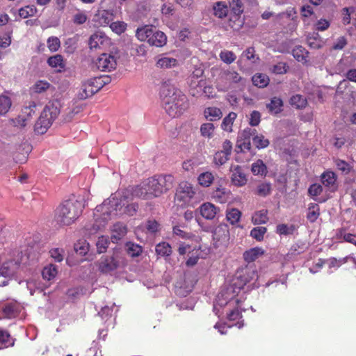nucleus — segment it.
I'll return each instance as SVG.
<instances>
[{"mask_svg":"<svg viewBox=\"0 0 356 356\" xmlns=\"http://www.w3.org/2000/svg\"><path fill=\"white\" fill-rule=\"evenodd\" d=\"M248 277L241 279V276L234 279L232 283L225 286L218 293L213 304V312L220 316L223 314L221 309H226L227 318L229 321H236L242 318L241 305L244 300L241 295L244 286L250 282L251 280H257V274L254 270L246 271Z\"/></svg>","mask_w":356,"mask_h":356,"instance_id":"1","label":"nucleus"},{"mask_svg":"<svg viewBox=\"0 0 356 356\" xmlns=\"http://www.w3.org/2000/svg\"><path fill=\"white\" fill-rule=\"evenodd\" d=\"M138 209L136 204H130L125 206V203L122 204V200L119 202L118 199L113 195L104 200V202L97 206L94 211L95 222L91 227L87 226L86 229L89 234H93L98 230L104 227L108 220L113 217L122 213L128 216H134Z\"/></svg>","mask_w":356,"mask_h":356,"instance_id":"2","label":"nucleus"},{"mask_svg":"<svg viewBox=\"0 0 356 356\" xmlns=\"http://www.w3.org/2000/svg\"><path fill=\"white\" fill-rule=\"evenodd\" d=\"M173 182L174 177L171 175L154 176L133 188L131 194L136 197L152 199L171 188Z\"/></svg>","mask_w":356,"mask_h":356,"instance_id":"3","label":"nucleus"},{"mask_svg":"<svg viewBox=\"0 0 356 356\" xmlns=\"http://www.w3.org/2000/svg\"><path fill=\"white\" fill-rule=\"evenodd\" d=\"M163 108L172 118L181 115L189 106L187 97L174 86L164 83L160 90Z\"/></svg>","mask_w":356,"mask_h":356,"instance_id":"4","label":"nucleus"},{"mask_svg":"<svg viewBox=\"0 0 356 356\" xmlns=\"http://www.w3.org/2000/svg\"><path fill=\"white\" fill-rule=\"evenodd\" d=\"M85 204L81 200H65L56 209L55 220L61 226L70 225L81 216Z\"/></svg>","mask_w":356,"mask_h":356,"instance_id":"5","label":"nucleus"},{"mask_svg":"<svg viewBox=\"0 0 356 356\" xmlns=\"http://www.w3.org/2000/svg\"><path fill=\"white\" fill-rule=\"evenodd\" d=\"M60 113L58 106L54 104H47L42 111L35 124L34 130L38 134H44L51 127Z\"/></svg>","mask_w":356,"mask_h":356,"instance_id":"6","label":"nucleus"},{"mask_svg":"<svg viewBox=\"0 0 356 356\" xmlns=\"http://www.w3.org/2000/svg\"><path fill=\"white\" fill-rule=\"evenodd\" d=\"M124 265V259L119 250H115L112 254L104 255L97 262L98 270L103 274H111Z\"/></svg>","mask_w":356,"mask_h":356,"instance_id":"7","label":"nucleus"},{"mask_svg":"<svg viewBox=\"0 0 356 356\" xmlns=\"http://www.w3.org/2000/svg\"><path fill=\"white\" fill-rule=\"evenodd\" d=\"M108 77H93L83 81L76 95L79 99H86L97 92L104 85L108 83Z\"/></svg>","mask_w":356,"mask_h":356,"instance_id":"8","label":"nucleus"},{"mask_svg":"<svg viewBox=\"0 0 356 356\" xmlns=\"http://www.w3.org/2000/svg\"><path fill=\"white\" fill-rule=\"evenodd\" d=\"M243 81L244 79L238 72L233 70H225L218 79L216 88L218 91H226L230 88L231 83H238Z\"/></svg>","mask_w":356,"mask_h":356,"instance_id":"9","label":"nucleus"},{"mask_svg":"<svg viewBox=\"0 0 356 356\" xmlns=\"http://www.w3.org/2000/svg\"><path fill=\"white\" fill-rule=\"evenodd\" d=\"M257 134V130L253 128L247 127L243 129L238 136L236 142L237 152L250 151L251 149V139Z\"/></svg>","mask_w":356,"mask_h":356,"instance_id":"10","label":"nucleus"},{"mask_svg":"<svg viewBox=\"0 0 356 356\" xmlns=\"http://www.w3.org/2000/svg\"><path fill=\"white\" fill-rule=\"evenodd\" d=\"M191 93L193 96H200L204 94L209 98L215 96L214 89L211 86H206L205 81L203 79L193 81L192 80L190 84Z\"/></svg>","mask_w":356,"mask_h":356,"instance_id":"11","label":"nucleus"},{"mask_svg":"<svg viewBox=\"0 0 356 356\" xmlns=\"http://www.w3.org/2000/svg\"><path fill=\"white\" fill-rule=\"evenodd\" d=\"M116 65L115 56L110 54H102L94 61V67L101 71L110 72L115 69Z\"/></svg>","mask_w":356,"mask_h":356,"instance_id":"12","label":"nucleus"},{"mask_svg":"<svg viewBox=\"0 0 356 356\" xmlns=\"http://www.w3.org/2000/svg\"><path fill=\"white\" fill-rule=\"evenodd\" d=\"M195 194V191L192 184L187 181H182L177 189L175 200L186 204L193 197Z\"/></svg>","mask_w":356,"mask_h":356,"instance_id":"13","label":"nucleus"},{"mask_svg":"<svg viewBox=\"0 0 356 356\" xmlns=\"http://www.w3.org/2000/svg\"><path fill=\"white\" fill-rule=\"evenodd\" d=\"M22 307L15 301L4 303L1 307V312L5 318H14L21 312Z\"/></svg>","mask_w":356,"mask_h":356,"instance_id":"14","label":"nucleus"},{"mask_svg":"<svg viewBox=\"0 0 356 356\" xmlns=\"http://www.w3.org/2000/svg\"><path fill=\"white\" fill-rule=\"evenodd\" d=\"M213 240L221 245H225L229 240V231L226 224H220L217 226L213 233Z\"/></svg>","mask_w":356,"mask_h":356,"instance_id":"15","label":"nucleus"},{"mask_svg":"<svg viewBox=\"0 0 356 356\" xmlns=\"http://www.w3.org/2000/svg\"><path fill=\"white\" fill-rule=\"evenodd\" d=\"M231 171V181L234 186H243L247 183V177L241 166H232Z\"/></svg>","mask_w":356,"mask_h":356,"instance_id":"16","label":"nucleus"},{"mask_svg":"<svg viewBox=\"0 0 356 356\" xmlns=\"http://www.w3.org/2000/svg\"><path fill=\"white\" fill-rule=\"evenodd\" d=\"M321 182L325 187L328 188L331 191H334L337 188V175L332 171H325L321 176Z\"/></svg>","mask_w":356,"mask_h":356,"instance_id":"17","label":"nucleus"},{"mask_svg":"<svg viewBox=\"0 0 356 356\" xmlns=\"http://www.w3.org/2000/svg\"><path fill=\"white\" fill-rule=\"evenodd\" d=\"M18 266V261L13 259L4 261L0 266V275L8 277L13 275Z\"/></svg>","mask_w":356,"mask_h":356,"instance_id":"18","label":"nucleus"},{"mask_svg":"<svg viewBox=\"0 0 356 356\" xmlns=\"http://www.w3.org/2000/svg\"><path fill=\"white\" fill-rule=\"evenodd\" d=\"M219 209L210 202L204 203L200 207V214L207 220L214 219Z\"/></svg>","mask_w":356,"mask_h":356,"instance_id":"19","label":"nucleus"},{"mask_svg":"<svg viewBox=\"0 0 356 356\" xmlns=\"http://www.w3.org/2000/svg\"><path fill=\"white\" fill-rule=\"evenodd\" d=\"M167 37L162 31L153 29L151 38L149 39V44L151 46L161 47L166 44Z\"/></svg>","mask_w":356,"mask_h":356,"instance_id":"20","label":"nucleus"},{"mask_svg":"<svg viewBox=\"0 0 356 356\" xmlns=\"http://www.w3.org/2000/svg\"><path fill=\"white\" fill-rule=\"evenodd\" d=\"M113 13L111 10H99L95 15V20L100 26H105L110 25L113 20Z\"/></svg>","mask_w":356,"mask_h":356,"instance_id":"21","label":"nucleus"},{"mask_svg":"<svg viewBox=\"0 0 356 356\" xmlns=\"http://www.w3.org/2000/svg\"><path fill=\"white\" fill-rule=\"evenodd\" d=\"M111 232V240L113 243H117L126 235L127 227L123 223L117 222L113 225Z\"/></svg>","mask_w":356,"mask_h":356,"instance_id":"22","label":"nucleus"},{"mask_svg":"<svg viewBox=\"0 0 356 356\" xmlns=\"http://www.w3.org/2000/svg\"><path fill=\"white\" fill-rule=\"evenodd\" d=\"M153 29L154 28L149 25L139 27L136 31V37L140 41L143 42L147 40L149 43V39L151 38Z\"/></svg>","mask_w":356,"mask_h":356,"instance_id":"23","label":"nucleus"},{"mask_svg":"<svg viewBox=\"0 0 356 356\" xmlns=\"http://www.w3.org/2000/svg\"><path fill=\"white\" fill-rule=\"evenodd\" d=\"M213 15L220 19L227 15L229 9L227 3L224 1H218L213 5Z\"/></svg>","mask_w":356,"mask_h":356,"instance_id":"24","label":"nucleus"},{"mask_svg":"<svg viewBox=\"0 0 356 356\" xmlns=\"http://www.w3.org/2000/svg\"><path fill=\"white\" fill-rule=\"evenodd\" d=\"M14 343L15 339L8 332L0 330V350L13 346Z\"/></svg>","mask_w":356,"mask_h":356,"instance_id":"25","label":"nucleus"},{"mask_svg":"<svg viewBox=\"0 0 356 356\" xmlns=\"http://www.w3.org/2000/svg\"><path fill=\"white\" fill-rule=\"evenodd\" d=\"M241 217V211L235 208L227 209L226 219L232 225H237Z\"/></svg>","mask_w":356,"mask_h":356,"instance_id":"26","label":"nucleus"},{"mask_svg":"<svg viewBox=\"0 0 356 356\" xmlns=\"http://www.w3.org/2000/svg\"><path fill=\"white\" fill-rule=\"evenodd\" d=\"M264 254V250L260 248H251L243 253L244 259L250 263L255 261L259 256Z\"/></svg>","mask_w":356,"mask_h":356,"instance_id":"27","label":"nucleus"},{"mask_svg":"<svg viewBox=\"0 0 356 356\" xmlns=\"http://www.w3.org/2000/svg\"><path fill=\"white\" fill-rule=\"evenodd\" d=\"M214 178V175L211 172H202L197 177L198 184L203 187H209L213 183Z\"/></svg>","mask_w":356,"mask_h":356,"instance_id":"28","label":"nucleus"},{"mask_svg":"<svg viewBox=\"0 0 356 356\" xmlns=\"http://www.w3.org/2000/svg\"><path fill=\"white\" fill-rule=\"evenodd\" d=\"M283 106L282 100L277 97L270 99V102L266 105L267 108L271 113L277 114L282 111Z\"/></svg>","mask_w":356,"mask_h":356,"instance_id":"29","label":"nucleus"},{"mask_svg":"<svg viewBox=\"0 0 356 356\" xmlns=\"http://www.w3.org/2000/svg\"><path fill=\"white\" fill-rule=\"evenodd\" d=\"M177 60L175 58L162 56L156 61V66L160 68H170L176 66Z\"/></svg>","mask_w":356,"mask_h":356,"instance_id":"30","label":"nucleus"},{"mask_svg":"<svg viewBox=\"0 0 356 356\" xmlns=\"http://www.w3.org/2000/svg\"><path fill=\"white\" fill-rule=\"evenodd\" d=\"M204 116L209 121L219 120L222 115V111L216 107H209L204 110Z\"/></svg>","mask_w":356,"mask_h":356,"instance_id":"31","label":"nucleus"},{"mask_svg":"<svg viewBox=\"0 0 356 356\" xmlns=\"http://www.w3.org/2000/svg\"><path fill=\"white\" fill-rule=\"evenodd\" d=\"M320 215L319 206L316 203H310L308 207L307 218L311 222H315Z\"/></svg>","mask_w":356,"mask_h":356,"instance_id":"32","label":"nucleus"},{"mask_svg":"<svg viewBox=\"0 0 356 356\" xmlns=\"http://www.w3.org/2000/svg\"><path fill=\"white\" fill-rule=\"evenodd\" d=\"M236 113L230 112L222 120L221 124L222 129L227 132L232 131V126L235 119L236 118Z\"/></svg>","mask_w":356,"mask_h":356,"instance_id":"33","label":"nucleus"},{"mask_svg":"<svg viewBox=\"0 0 356 356\" xmlns=\"http://www.w3.org/2000/svg\"><path fill=\"white\" fill-rule=\"evenodd\" d=\"M293 56L299 62H307L308 51L302 46H297L292 50Z\"/></svg>","mask_w":356,"mask_h":356,"instance_id":"34","label":"nucleus"},{"mask_svg":"<svg viewBox=\"0 0 356 356\" xmlns=\"http://www.w3.org/2000/svg\"><path fill=\"white\" fill-rule=\"evenodd\" d=\"M268 220V211L265 209L255 212L252 217V222L254 225L265 224Z\"/></svg>","mask_w":356,"mask_h":356,"instance_id":"35","label":"nucleus"},{"mask_svg":"<svg viewBox=\"0 0 356 356\" xmlns=\"http://www.w3.org/2000/svg\"><path fill=\"white\" fill-rule=\"evenodd\" d=\"M251 171L254 175H266L267 168L263 161L259 159L252 164Z\"/></svg>","mask_w":356,"mask_h":356,"instance_id":"36","label":"nucleus"},{"mask_svg":"<svg viewBox=\"0 0 356 356\" xmlns=\"http://www.w3.org/2000/svg\"><path fill=\"white\" fill-rule=\"evenodd\" d=\"M57 273L56 266L54 264H49L43 268L42 275L44 280L50 281L56 277Z\"/></svg>","mask_w":356,"mask_h":356,"instance_id":"37","label":"nucleus"},{"mask_svg":"<svg viewBox=\"0 0 356 356\" xmlns=\"http://www.w3.org/2000/svg\"><path fill=\"white\" fill-rule=\"evenodd\" d=\"M156 252L161 257H168L172 253V248L169 243L161 242L156 245Z\"/></svg>","mask_w":356,"mask_h":356,"instance_id":"38","label":"nucleus"},{"mask_svg":"<svg viewBox=\"0 0 356 356\" xmlns=\"http://www.w3.org/2000/svg\"><path fill=\"white\" fill-rule=\"evenodd\" d=\"M200 133L202 136L211 138L214 136L215 126L211 122H206L201 125Z\"/></svg>","mask_w":356,"mask_h":356,"instance_id":"39","label":"nucleus"},{"mask_svg":"<svg viewBox=\"0 0 356 356\" xmlns=\"http://www.w3.org/2000/svg\"><path fill=\"white\" fill-rule=\"evenodd\" d=\"M125 247L127 254L131 257L139 256L143 250V248L140 245L132 242H127L125 245Z\"/></svg>","mask_w":356,"mask_h":356,"instance_id":"40","label":"nucleus"},{"mask_svg":"<svg viewBox=\"0 0 356 356\" xmlns=\"http://www.w3.org/2000/svg\"><path fill=\"white\" fill-rule=\"evenodd\" d=\"M252 80L253 84L259 88L266 87L269 83V78L264 74H256Z\"/></svg>","mask_w":356,"mask_h":356,"instance_id":"41","label":"nucleus"},{"mask_svg":"<svg viewBox=\"0 0 356 356\" xmlns=\"http://www.w3.org/2000/svg\"><path fill=\"white\" fill-rule=\"evenodd\" d=\"M47 63L53 68H59V71H60V70L63 69L65 67L63 57L60 54H56L49 57L47 60Z\"/></svg>","mask_w":356,"mask_h":356,"instance_id":"42","label":"nucleus"},{"mask_svg":"<svg viewBox=\"0 0 356 356\" xmlns=\"http://www.w3.org/2000/svg\"><path fill=\"white\" fill-rule=\"evenodd\" d=\"M12 105L10 98L5 95H0V115L8 112Z\"/></svg>","mask_w":356,"mask_h":356,"instance_id":"43","label":"nucleus"},{"mask_svg":"<svg viewBox=\"0 0 356 356\" xmlns=\"http://www.w3.org/2000/svg\"><path fill=\"white\" fill-rule=\"evenodd\" d=\"M110 244V240L108 236H101L98 238L96 243L97 250L98 253L101 254L105 252Z\"/></svg>","mask_w":356,"mask_h":356,"instance_id":"44","label":"nucleus"},{"mask_svg":"<svg viewBox=\"0 0 356 356\" xmlns=\"http://www.w3.org/2000/svg\"><path fill=\"white\" fill-rule=\"evenodd\" d=\"M252 142L258 149L265 148L269 145L268 140L265 138L263 135L257 134V133L252 138Z\"/></svg>","mask_w":356,"mask_h":356,"instance_id":"45","label":"nucleus"},{"mask_svg":"<svg viewBox=\"0 0 356 356\" xmlns=\"http://www.w3.org/2000/svg\"><path fill=\"white\" fill-rule=\"evenodd\" d=\"M290 104L297 108H302L307 105V100L302 95H296L291 97Z\"/></svg>","mask_w":356,"mask_h":356,"instance_id":"46","label":"nucleus"},{"mask_svg":"<svg viewBox=\"0 0 356 356\" xmlns=\"http://www.w3.org/2000/svg\"><path fill=\"white\" fill-rule=\"evenodd\" d=\"M37 13V8L35 6H27L24 8H21L19 10V15L25 19L29 17L33 16Z\"/></svg>","mask_w":356,"mask_h":356,"instance_id":"47","label":"nucleus"},{"mask_svg":"<svg viewBox=\"0 0 356 356\" xmlns=\"http://www.w3.org/2000/svg\"><path fill=\"white\" fill-rule=\"evenodd\" d=\"M36 108V104L34 102H29L27 105H25L21 112V115L26 116L29 120L35 113Z\"/></svg>","mask_w":356,"mask_h":356,"instance_id":"48","label":"nucleus"},{"mask_svg":"<svg viewBox=\"0 0 356 356\" xmlns=\"http://www.w3.org/2000/svg\"><path fill=\"white\" fill-rule=\"evenodd\" d=\"M103 42L104 37L99 33H95L90 36L88 44L90 49H97Z\"/></svg>","mask_w":356,"mask_h":356,"instance_id":"49","label":"nucleus"},{"mask_svg":"<svg viewBox=\"0 0 356 356\" xmlns=\"http://www.w3.org/2000/svg\"><path fill=\"white\" fill-rule=\"evenodd\" d=\"M74 250L80 255H85L89 250V244L85 241H79L74 244Z\"/></svg>","mask_w":356,"mask_h":356,"instance_id":"50","label":"nucleus"},{"mask_svg":"<svg viewBox=\"0 0 356 356\" xmlns=\"http://www.w3.org/2000/svg\"><path fill=\"white\" fill-rule=\"evenodd\" d=\"M266 228L264 227H257L253 228L250 232V236L258 241H261L264 238V236L266 232Z\"/></svg>","mask_w":356,"mask_h":356,"instance_id":"51","label":"nucleus"},{"mask_svg":"<svg viewBox=\"0 0 356 356\" xmlns=\"http://www.w3.org/2000/svg\"><path fill=\"white\" fill-rule=\"evenodd\" d=\"M111 29L115 33L120 35L124 33L127 29V24L124 22L117 21L110 24Z\"/></svg>","mask_w":356,"mask_h":356,"instance_id":"52","label":"nucleus"},{"mask_svg":"<svg viewBox=\"0 0 356 356\" xmlns=\"http://www.w3.org/2000/svg\"><path fill=\"white\" fill-rule=\"evenodd\" d=\"M220 59L227 64L232 63L236 58V55L231 51L223 50L220 53Z\"/></svg>","mask_w":356,"mask_h":356,"instance_id":"53","label":"nucleus"},{"mask_svg":"<svg viewBox=\"0 0 356 356\" xmlns=\"http://www.w3.org/2000/svg\"><path fill=\"white\" fill-rule=\"evenodd\" d=\"M271 186L270 183L262 182L257 187V194L259 196L265 197L270 194Z\"/></svg>","mask_w":356,"mask_h":356,"instance_id":"54","label":"nucleus"},{"mask_svg":"<svg viewBox=\"0 0 356 356\" xmlns=\"http://www.w3.org/2000/svg\"><path fill=\"white\" fill-rule=\"evenodd\" d=\"M229 156L226 153L218 151L214 155L213 162L216 165L220 166L227 161Z\"/></svg>","mask_w":356,"mask_h":356,"instance_id":"55","label":"nucleus"},{"mask_svg":"<svg viewBox=\"0 0 356 356\" xmlns=\"http://www.w3.org/2000/svg\"><path fill=\"white\" fill-rule=\"evenodd\" d=\"M335 164L338 170L346 175L348 174L353 168V166L350 163L341 159H337Z\"/></svg>","mask_w":356,"mask_h":356,"instance_id":"56","label":"nucleus"},{"mask_svg":"<svg viewBox=\"0 0 356 356\" xmlns=\"http://www.w3.org/2000/svg\"><path fill=\"white\" fill-rule=\"evenodd\" d=\"M50 86V83L47 81L40 80L34 84L33 90L36 93H42L49 89Z\"/></svg>","mask_w":356,"mask_h":356,"instance_id":"57","label":"nucleus"},{"mask_svg":"<svg viewBox=\"0 0 356 356\" xmlns=\"http://www.w3.org/2000/svg\"><path fill=\"white\" fill-rule=\"evenodd\" d=\"M47 47L52 52L58 51L60 46V40L55 36L49 37L47 41Z\"/></svg>","mask_w":356,"mask_h":356,"instance_id":"58","label":"nucleus"},{"mask_svg":"<svg viewBox=\"0 0 356 356\" xmlns=\"http://www.w3.org/2000/svg\"><path fill=\"white\" fill-rule=\"evenodd\" d=\"M212 197L219 202H224L226 200L225 188H217L212 194Z\"/></svg>","mask_w":356,"mask_h":356,"instance_id":"59","label":"nucleus"},{"mask_svg":"<svg viewBox=\"0 0 356 356\" xmlns=\"http://www.w3.org/2000/svg\"><path fill=\"white\" fill-rule=\"evenodd\" d=\"M49 254L51 257L54 259V260L56 262H60L63 260L64 258V250L60 248H52L49 251Z\"/></svg>","mask_w":356,"mask_h":356,"instance_id":"60","label":"nucleus"},{"mask_svg":"<svg viewBox=\"0 0 356 356\" xmlns=\"http://www.w3.org/2000/svg\"><path fill=\"white\" fill-rule=\"evenodd\" d=\"M270 70L274 74H283L286 72L287 66L285 63L280 62L272 66Z\"/></svg>","mask_w":356,"mask_h":356,"instance_id":"61","label":"nucleus"},{"mask_svg":"<svg viewBox=\"0 0 356 356\" xmlns=\"http://www.w3.org/2000/svg\"><path fill=\"white\" fill-rule=\"evenodd\" d=\"M229 6L232 8V11L234 14L238 15L242 12V3L240 0H232L229 2Z\"/></svg>","mask_w":356,"mask_h":356,"instance_id":"62","label":"nucleus"},{"mask_svg":"<svg viewBox=\"0 0 356 356\" xmlns=\"http://www.w3.org/2000/svg\"><path fill=\"white\" fill-rule=\"evenodd\" d=\"M330 25V21L325 19H320L315 24L316 30L318 31H324L327 30Z\"/></svg>","mask_w":356,"mask_h":356,"instance_id":"63","label":"nucleus"},{"mask_svg":"<svg viewBox=\"0 0 356 356\" xmlns=\"http://www.w3.org/2000/svg\"><path fill=\"white\" fill-rule=\"evenodd\" d=\"M339 237H342L346 242L354 244L356 245V235L353 234H346L342 230L339 231Z\"/></svg>","mask_w":356,"mask_h":356,"instance_id":"64","label":"nucleus"}]
</instances>
